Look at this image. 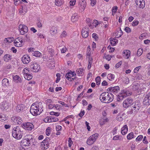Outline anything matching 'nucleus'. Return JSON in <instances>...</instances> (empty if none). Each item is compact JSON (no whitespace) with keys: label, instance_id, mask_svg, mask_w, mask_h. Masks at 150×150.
Masks as SVG:
<instances>
[{"label":"nucleus","instance_id":"nucleus-1","mask_svg":"<svg viewBox=\"0 0 150 150\" xmlns=\"http://www.w3.org/2000/svg\"><path fill=\"white\" fill-rule=\"evenodd\" d=\"M43 107L42 103L40 102L33 103L30 107V112L34 116L39 115L43 111L42 110Z\"/></svg>","mask_w":150,"mask_h":150},{"label":"nucleus","instance_id":"nucleus-2","mask_svg":"<svg viewBox=\"0 0 150 150\" xmlns=\"http://www.w3.org/2000/svg\"><path fill=\"white\" fill-rule=\"evenodd\" d=\"M100 99L102 102L109 103L113 100L114 95L111 93L109 92H103L100 95Z\"/></svg>","mask_w":150,"mask_h":150},{"label":"nucleus","instance_id":"nucleus-3","mask_svg":"<svg viewBox=\"0 0 150 150\" xmlns=\"http://www.w3.org/2000/svg\"><path fill=\"white\" fill-rule=\"evenodd\" d=\"M131 110L127 112L128 114H135L139 111L141 106V105L140 102L136 100L132 103Z\"/></svg>","mask_w":150,"mask_h":150},{"label":"nucleus","instance_id":"nucleus-4","mask_svg":"<svg viewBox=\"0 0 150 150\" xmlns=\"http://www.w3.org/2000/svg\"><path fill=\"white\" fill-rule=\"evenodd\" d=\"M23 133L19 127L16 126L13 128L12 131L13 137L17 139H21L23 136Z\"/></svg>","mask_w":150,"mask_h":150},{"label":"nucleus","instance_id":"nucleus-5","mask_svg":"<svg viewBox=\"0 0 150 150\" xmlns=\"http://www.w3.org/2000/svg\"><path fill=\"white\" fill-rule=\"evenodd\" d=\"M25 138L22 140L21 142V144L23 146H29L30 144L31 140L32 139V135H30L26 136Z\"/></svg>","mask_w":150,"mask_h":150},{"label":"nucleus","instance_id":"nucleus-6","mask_svg":"<svg viewBox=\"0 0 150 150\" xmlns=\"http://www.w3.org/2000/svg\"><path fill=\"white\" fill-rule=\"evenodd\" d=\"M131 94L129 91H127L126 89L122 91L121 93L117 97L118 100L119 101L122 100L123 98L126 96H129Z\"/></svg>","mask_w":150,"mask_h":150},{"label":"nucleus","instance_id":"nucleus-7","mask_svg":"<svg viewBox=\"0 0 150 150\" xmlns=\"http://www.w3.org/2000/svg\"><path fill=\"white\" fill-rule=\"evenodd\" d=\"M98 136V134L96 133L90 136L87 139V144L89 145H91L93 144L96 141Z\"/></svg>","mask_w":150,"mask_h":150},{"label":"nucleus","instance_id":"nucleus-8","mask_svg":"<svg viewBox=\"0 0 150 150\" xmlns=\"http://www.w3.org/2000/svg\"><path fill=\"white\" fill-rule=\"evenodd\" d=\"M79 12L81 13L84 11L86 6V3L85 0H79L78 4Z\"/></svg>","mask_w":150,"mask_h":150},{"label":"nucleus","instance_id":"nucleus-9","mask_svg":"<svg viewBox=\"0 0 150 150\" xmlns=\"http://www.w3.org/2000/svg\"><path fill=\"white\" fill-rule=\"evenodd\" d=\"M18 30L21 34L23 35L28 32V28L25 25L20 24L19 26Z\"/></svg>","mask_w":150,"mask_h":150},{"label":"nucleus","instance_id":"nucleus-10","mask_svg":"<svg viewBox=\"0 0 150 150\" xmlns=\"http://www.w3.org/2000/svg\"><path fill=\"white\" fill-rule=\"evenodd\" d=\"M22 127L24 129L28 131H31L34 128L33 124L30 122H26L21 125Z\"/></svg>","mask_w":150,"mask_h":150},{"label":"nucleus","instance_id":"nucleus-11","mask_svg":"<svg viewBox=\"0 0 150 150\" xmlns=\"http://www.w3.org/2000/svg\"><path fill=\"white\" fill-rule=\"evenodd\" d=\"M133 100L130 98L125 99L123 102V106L124 108H128L132 105Z\"/></svg>","mask_w":150,"mask_h":150},{"label":"nucleus","instance_id":"nucleus-12","mask_svg":"<svg viewBox=\"0 0 150 150\" xmlns=\"http://www.w3.org/2000/svg\"><path fill=\"white\" fill-rule=\"evenodd\" d=\"M30 67L32 71L35 72H38L40 69V65L34 62H32Z\"/></svg>","mask_w":150,"mask_h":150},{"label":"nucleus","instance_id":"nucleus-13","mask_svg":"<svg viewBox=\"0 0 150 150\" xmlns=\"http://www.w3.org/2000/svg\"><path fill=\"white\" fill-rule=\"evenodd\" d=\"M89 29L88 26L83 28L81 31L82 36L83 38H86L89 35Z\"/></svg>","mask_w":150,"mask_h":150},{"label":"nucleus","instance_id":"nucleus-14","mask_svg":"<svg viewBox=\"0 0 150 150\" xmlns=\"http://www.w3.org/2000/svg\"><path fill=\"white\" fill-rule=\"evenodd\" d=\"M23 42L22 38L19 37L15 40L14 44L15 46L19 47L22 46Z\"/></svg>","mask_w":150,"mask_h":150},{"label":"nucleus","instance_id":"nucleus-15","mask_svg":"<svg viewBox=\"0 0 150 150\" xmlns=\"http://www.w3.org/2000/svg\"><path fill=\"white\" fill-rule=\"evenodd\" d=\"M135 3L139 8L143 9L145 6V2L143 0H136Z\"/></svg>","mask_w":150,"mask_h":150},{"label":"nucleus","instance_id":"nucleus-16","mask_svg":"<svg viewBox=\"0 0 150 150\" xmlns=\"http://www.w3.org/2000/svg\"><path fill=\"white\" fill-rule=\"evenodd\" d=\"M144 104L146 105H150V92L147 93L143 101Z\"/></svg>","mask_w":150,"mask_h":150},{"label":"nucleus","instance_id":"nucleus-17","mask_svg":"<svg viewBox=\"0 0 150 150\" xmlns=\"http://www.w3.org/2000/svg\"><path fill=\"white\" fill-rule=\"evenodd\" d=\"M108 91L112 92L115 94L118 93L120 91V88L118 86H115L112 87L108 88Z\"/></svg>","mask_w":150,"mask_h":150},{"label":"nucleus","instance_id":"nucleus-18","mask_svg":"<svg viewBox=\"0 0 150 150\" xmlns=\"http://www.w3.org/2000/svg\"><path fill=\"white\" fill-rule=\"evenodd\" d=\"M30 57L28 55H24L22 57V61L24 64H28L30 62Z\"/></svg>","mask_w":150,"mask_h":150},{"label":"nucleus","instance_id":"nucleus-19","mask_svg":"<svg viewBox=\"0 0 150 150\" xmlns=\"http://www.w3.org/2000/svg\"><path fill=\"white\" fill-rule=\"evenodd\" d=\"M10 105L9 103L6 101H3L1 103V107L3 110H6L8 108Z\"/></svg>","mask_w":150,"mask_h":150},{"label":"nucleus","instance_id":"nucleus-20","mask_svg":"<svg viewBox=\"0 0 150 150\" xmlns=\"http://www.w3.org/2000/svg\"><path fill=\"white\" fill-rule=\"evenodd\" d=\"M130 52L128 50H124L122 52L123 57L125 59H128L129 58L130 56Z\"/></svg>","mask_w":150,"mask_h":150},{"label":"nucleus","instance_id":"nucleus-21","mask_svg":"<svg viewBox=\"0 0 150 150\" xmlns=\"http://www.w3.org/2000/svg\"><path fill=\"white\" fill-rule=\"evenodd\" d=\"M76 75V74L75 72H73L71 71H70V72L66 74V77L68 79V80H69V79H72V80H74L75 79V78H71V77L74 76Z\"/></svg>","mask_w":150,"mask_h":150},{"label":"nucleus","instance_id":"nucleus-22","mask_svg":"<svg viewBox=\"0 0 150 150\" xmlns=\"http://www.w3.org/2000/svg\"><path fill=\"white\" fill-rule=\"evenodd\" d=\"M12 119L13 120L15 123H17L19 125L21 124L23 122L22 119L18 117H13L12 118Z\"/></svg>","mask_w":150,"mask_h":150},{"label":"nucleus","instance_id":"nucleus-23","mask_svg":"<svg viewBox=\"0 0 150 150\" xmlns=\"http://www.w3.org/2000/svg\"><path fill=\"white\" fill-rule=\"evenodd\" d=\"M2 83L3 86H8L9 85L10 82L8 79L4 78L2 80Z\"/></svg>","mask_w":150,"mask_h":150},{"label":"nucleus","instance_id":"nucleus-24","mask_svg":"<svg viewBox=\"0 0 150 150\" xmlns=\"http://www.w3.org/2000/svg\"><path fill=\"white\" fill-rule=\"evenodd\" d=\"M12 58L11 55L9 54H5L3 57V59L4 61L6 62H8L11 60Z\"/></svg>","mask_w":150,"mask_h":150},{"label":"nucleus","instance_id":"nucleus-25","mask_svg":"<svg viewBox=\"0 0 150 150\" xmlns=\"http://www.w3.org/2000/svg\"><path fill=\"white\" fill-rule=\"evenodd\" d=\"M128 128L126 125H125L121 129V133L123 135L125 134L127 132Z\"/></svg>","mask_w":150,"mask_h":150},{"label":"nucleus","instance_id":"nucleus-26","mask_svg":"<svg viewBox=\"0 0 150 150\" xmlns=\"http://www.w3.org/2000/svg\"><path fill=\"white\" fill-rule=\"evenodd\" d=\"M49 146L48 142H44L43 141L41 143V147L42 149H46L48 148Z\"/></svg>","mask_w":150,"mask_h":150},{"label":"nucleus","instance_id":"nucleus-27","mask_svg":"<svg viewBox=\"0 0 150 150\" xmlns=\"http://www.w3.org/2000/svg\"><path fill=\"white\" fill-rule=\"evenodd\" d=\"M25 108L24 106L22 104L18 105L16 107V110L18 112L23 111Z\"/></svg>","mask_w":150,"mask_h":150},{"label":"nucleus","instance_id":"nucleus-28","mask_svg":"<svg viewBox=\"0 0 150 150\" xmlns=\"http://www.w3.org/2000/svg\"><path fill=\"white\" fill-rule=\"evenodd\" d=\"M140 86V85L138 83H134L132 85V89L133 91H136L138 89Z\"/></svg>","mask_w":150,"mask_h":150},{"label":"nucleus","instance_id":"nucleus-29","mask_svg":"<svg viewBox=\"0 0 150 150\" xmlns=\"http://www.w3.org/2000/svg\"><path fill=\"white\" fill-rule=\"evenodd\" d=\"M118 40L113 38H110V43L113 46L115 45L118 42Z\"/></svg>","mask_w":150,"mask_h":150},{"label":"nucleus","instance_id":"nucleus-30","mask_svg":"<svg viewBox=\"0 0 150 150\" xmlns=\"http://www.w3.org/2000/svg\"><path fill=\"white\" fill-rule=\"evenodd\" d=\"M109 120L108 118H103V119L100 120L99 121V123L100 125H103L108 122Z\"/></svg>","mask_w":150,"mask_h":150},{"label":"nucleus","instance_id":"nucleus-31","mask_svg":"<svg viewBox=\"0 0 150 150\" xmlns=\"http://www.w3.org/2000/svg\"><path fill=\"white\" fill-rule=\"evenodd\" d=\"M78 16L76 13L74 14L71 16V20L73 22H75L78 20Z\"/></svg>","mask_w":150,"mask_h":150},{"label":"nucleus","instance_id":"nucleus-32","mask_svg":"<svg viewBox=\"0 0 150 150\" xmlns=\"http://www.w3.org/2000/svg\"><path fill=\"white\" fill-rule=\"evenodd\" d=\"M134 138V134L133 132H131L128 134L127 137V138L128 140H130Z\"/></svg>","mask_w":150,"mask_h":150},{"label":"nucleus","instance_id":"nucleus-33","mask_svg":"<svg viewBox=\"0 0 150 150\" xmlns=\"http://www.w3.org/2000/svg\"><path fill=\"white\" fill-rule=\"evenodd\" d=\"M112 56H111V55H107L105 54V53L103 56V58L105 59L106 60H107L108 61H109L111 60V58L112 57Z\"/></svg>","mask_w":150,"mask_h":150},{"label":"nucleus","instance_id":"nucleus-34","mask_svg":"<svg viewBox=\"0 0 150 150\" xmlns=\"http://www.w3.org/2000/svg\"><path fill=\"white\" fill-rule=\"evenodd\" d=\"M23 74L24 76L28 75V74L30 73L29 69L27 68H24L23 69Z\"/></svg>","mask_w":150,"mask_h":150},{"label":"nucleus","instance_id":"nucleus-35","mask_svg":"<svg viewBox=\"0 0 150 150\" xmlns=\"http://www.w3.org/2000/svg\"><path fill=\"white\" fill-rule=\"evenodd\" d=\"M24 76L25 79H27L28 80H31L33 77L32 76L30 73L28 74V75H24Z\"/></svg>","mask_w":150,"mask_h":150},{"label":"nucleus","instance_id":"nucleus-36","mask_svg":"<svg viewBox=\"0 0 150 150\" xmlns=\"http://www.w3.org/2000/svg\"><path fill=\"white\" fill-rule=\"evenodd\" d=\"M114 75L112 74H109L107 76L108 79L112 81V80L114 79Z\"/></svg>","mask_w":150,"mask_h":150},{"label":"nucleus","instance_id":"nucleus-37","mask_svg":"<svg viewBox=\"0 0 150 150\" xmlns=\"http://www.w3.org/2000/svg\"><path fill=\"white\" fill-rule=\"evenodd\" d=\"M13 79L15 82L18 83L20 81L21 79L18 76L16 75L13 77Z\"/></svg>","mask_w":150,"mask_h":150},{"label":"nucleus","instance_id":"nucleus-38","mask_svg":"<svg viewBox=\"0 0 150 150\" xmlns=\"http://www.w3.org/2000/svg\"><path fill=\"white\" fill-rule=\"evenodd\" d=\"M84 71V69L82 68H80L79 69H78L76 70V72L77 74H78L79 75H81Z\"/></svg>","mask_w":150,"mask_h":150},{"label":"nucleus","instance_id":"nucleus-39","mask_svg":"<svg viewBox=\"0 0 150 150\" xmlns=\"http://www.w3.org/2000/svg\"><path fill=\"white\" fill-rule=\"evenodd\" d=\"M122 35V32L121 28L120 29L119 31L117 32V34L116 35V38H118L120 37Z\"/></svg>","mask_w":150,"mask_h":150},{"label":"nucleus","instance_id":"nucleus-40","mask_svg":"<svg viewBox=\"0 0 150 150\" xmlns=\"http://www.w3.org/2000/svg\"><path fill=\"white\" fill-rule=\"evenodd\" d=\"M62 4V0H56L55 1V4L58 6H60Z\"/></svg>","mask_w":150,"mask_h":150},{"label":"nucleus","instance_id":"nucleus-41","mask_svg":"<svg viewBox=\"0 0 150 150\" xmlns=\"http://www.w3.org/2000/svg\"><path fill=\"white\" fill-rule=\"evenodd\" d=\"M67 36V32L65 31H64L62 32V34L60 36L61 38H65Z\"/></svg>","mask_w":150,"mask_h":150},{"label":"nucleus","instance_id":"nucleus-42","mask_svg":"<svg viewBox=\"0 0 150 150\" xmlns=\"http://www.w3.org/2000/svg\"><path fill=\"white\" fill-rule=\"evenodd\" d=\"M6 40L7 42L8 43H10L12 42L14 40V38L13 37L8 38L5 39Z\"/></svg>","mask_w":150,"mask_h":150},{"label":"nucleus","instance_id":"nucleus-43","mask_svg":"<svg viewBox=\"0 0 150 150\" xmlns=\"http://www.w3.org/2000/svg\"><path fill=\"white\" fill-rule=\"evenodd\" d=\"M96 85H99L100 84V77L99 76H98L96 78Z\"/></svg>","mask_w":150,"mask_h":150},{"label":"nucleus","instance_id":"nucleus-44","mask_svg":"<svg viewBox=\"0 0 150 150\" xmlns=\"http://www.w3.org/2000/svg\"><path fill=\"white\" fill-rule=\"evenodd\" d=\"M51 132V129L50 127H48L46 130V135L49 136Z\"/></svg>","mask_w":150,"mask_h":150},{"label":"nucleus","instance_id":"nucleus-45","mask_svg":"<svg viewBox=\"0 0 150 150\" xmlns=\"http://www.w3.org/2000/svg\"><path fill=\"white\" fill-rule=\"evenodd\" d=\"M51 122H56L58 120V119L56 117L51 116L50 117Z\"/></svg>","mask_w":150,"mask_h":150},{"label":"nucleus","instance_id":"nucleus-46","mask_svg":"<svg viewBox=\"0 0 150 150\" xmlns=\"http://www.w3.org/2000/svg\"><path fill=\"white\" fill-rule=\"evenodd\" d=\"M6 119L5 115L3 114L0 113V121L5 120Z\"/></svg>","mask_w":150,"mask_h":150},{"label":"nucleus","instance_id":"nucleus-47","mask_svg":"<svg viewBox=\"0 0 150 150\" xmlns=\"http://www.w3.org/2000/svg\"><path fill=\"white\" fill-rule=\"evenodd\" d=\"M41 53L39 52L38 51H36L34 52L33 53V55L36 57H39L41 55Z\"/></svg>","mask_w":150,"mask_h":150},{"label":"nucleus","instance_id":"nucleus-48","mask_svg":"<svg viewBox=\"0 0 150 150\" xmlns=\"http://www.w3.org/2000/svg\"><path fill=\"white\" fill-rule=\"evenodd\" d=\"M143 52V49H139L137 52V55L138 56H140L142 54Z\"/></svg>","mask_w":150,"mask_h":150},{"label":"nucleus","instance_id":"nucleus-49","mask_svg":"<svg viewBox=\"0 0 150 150\" xmlns=\"http://www.w3.org/2000/svg\"><path fill=\"white\" fill-rule=\"evenodd\" d=\"M24 40L26 42H28L30 41V37L29 35L27 34L25 35Z\"/></svg>","mask_w":150,"mask_h":150},{"label":"nucleus","instance_id":"nucleus-50","mask_svg":"<svg viewBox=\"0 0 150 150\" xmlns=\"http://www.w3.org/2000/svg\"><path fill=\"white\" fill-rule=\"evenodd\" d=\"M62 108V106L59 104H56L55 105L54 108L57 110H60V109Z\"/></svg>","mask_w":150,"mask_h":150},{"label":"nucleus","instance_id":"nucleus-51","mask_svg":"<svg viewBox=\"0 0 150 150\" xmlns=\"http://www.w3.org/2000/svg\"><path fill=\"white\" fill-rule=\"evenodd\" d=\"M45 102L47 105H48L51 103H52V101L50 99H47L45 100Z\"/></svg>","mask_w":150,"mask_h":150},{"label":"nucleus","instance_id":"nucleus-52","mask_svg":"<svg viewBox=\"0 0 150 150\" xmlns=\"http://www.w3.org/2000/svg\"><path fill=\"white\" fill-rule=\"evenodd\" d=\"M143 138V136L142 135H139L136 138L135 140L136 142L141 141Z\"/></svg>","mask_w":150,"mask_h":150},{"label":"nucleus","instance_id":"nucleus-53","mask_svg":"<svg viewBox=\"0 0 150 150\" xmlns=\"http://www.w3.org/2000/svg\"><path fill=\"white\" fill-rule=\"evenodd\" d=\"M76 0H71L69 2V4L71 6H73L76 4Z\"/></svg>","mask_w":150,"mask_h":150},{"label":"nucleus","instance_id":"nucleus-54","mask_svg":"<svg viewBox=\"0 0 150 150\" xmlns=\"http://www.w3.org/2000/svg\"><path fill=\"white\" fill-rule=\"evenodd\" d=\"M92 63V59H89L88 61V69H89L91 67Z\"/></svg>","mask_w":150,"mask_h":150},{"label":"nucleus","instance_id":"nucleus-55","mask_svg":"<svg viewBox=\"0 0 150 150\" xmlns=\"http://www.w3.org/2000/svg\"><path fill=\"white\" fill-rule=\"evenodd\" d=\"M139 21L137 20H134L133 22L132 23V25L133 26H135L137 25L139 23Z\"/></svg>","mask_w":150,"mask_h":150},{"label":"nucleus","instance_id":"nucleus-56","mask_svg":"<svg viewBox=\"0 0 150 150\" xmlns=\"http://www.w3.org/2000/svg\"><path fill=\"white\" fill-rule=\"evenodd\" d=\"M140 89L141 90H142L143 91H145L146 90V85L145 84H141L140 85Z\"/></svg>","mask_w":150,"mask_h":150},{"label":"nucleus","instance_id":"nucleus-57","mask_svg":"<svg viewBox=\"0 0 150 150\" xmlns=\"http://www.w3.org/2000/svg\"><path fill=\"white\" fill-rule=\"evenodd\" d=\"M91 1V6H94L96 3V0H90Z\"/></svg>","mask_w":150,"mask_h":150},{"label":"nucleus","instance_id":"nucleus-58","mask_svg":"<svg viewBox=\"0 0 150 150\" xmlns=\"http://www.w3.org/2000/svg\"><path fill=\"white\" fill-rule=\"evenodd\" d=\"M141 67V66H139L135 68L134 70V73H137L139 69H140Z\"/></svg>","mask_w":150,"mask_h":150},{"label":"nucleus","instance_id":"nucleus-59","mask_svg":"<svg viewBox=\"0 0 150 150\" xmlns=\"http://www.w3.org/2000/svg\"><path fill=\"white\" fill-rule=\"evenodd\" d=\"M44 121L45 122H50L51 120L50 117H46L44 120Z\"/></svg>","mask_w":150,"mask_h":150},{"label":"nucleus","instance_id":"nucleus-60","mask_svg":"<svg viewBox=\"0 0 150 150\" xmlns=\"http://www.w3.org/2000/svg\"><path fill=\"white\" fill-rule=\"evenodd\" d=\"M69 144L68 146L69 147H71V146L73 144V142L72 141L71 138H69L68 140Z\"/></svg>","mask_w":150,"mask_h":150},{"label":"nucleus","instance_id":"nucleus-61","mask_svg":"<svg viewBox=\"0 0 150 150\" xmlns=\"http://www.w3.org/2000/svg\"><path fill=\"white\" fill-rule=\"evenodd\" d=\"M125 30L127 33H130L131 31V29L128 27H126L125 28Z\"/></svg>","mask_w":150,"mask_h":150},{"label":"nucleus","instance_id":"nucleus-62","mask_svg":"<svg viewBox=\"0 0 150 150\" xmlns=\"http://www.w3.org/2000/svg\"><path fill=\"white\" fill-rule=\"evenodd\" d=\"M91 53V50H89L88 51L87 50L86 55L87 56V57L88 58H89L90 56Z\"/></svg>","mask_w":150,"mask_h":150},{"label":"nucleus","instance_id":"nucleus-63","mask_svg":"<svg viewBox=\"0 0 150 150\" xmlns=\"http://www.w3.org/2000/svg\"><path fill=\"white\" fill-rule=\"evenodd\" d=\"M122 64V62L121 61L119 62L116 64L115 66V67H116L117 68H118Z\"/></svg>","mask_w":150,"mask_h":150},{"label":"nucleus","instance_id":"nucleus-64","mask_svg":"<svg viewBox=\"0 0 150 150\" xmlns=\"http://www.w3.org/2000/svg\"><path fill=\"white\" fill-rule=\"evenodd\" d=\"M85 111L84 110L81 111V112L79 114V115L80 117H82L84 115Z\"/></svg>","mask_w":150,"mask_h":150}]
</instances>
